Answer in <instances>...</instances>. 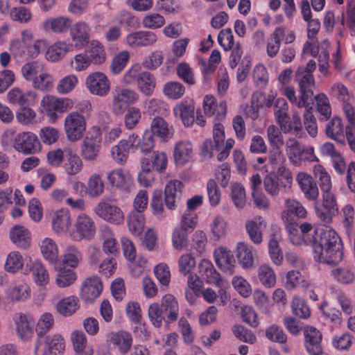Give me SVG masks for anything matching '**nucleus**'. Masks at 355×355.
I'll return each instance as SVG.
<instances>
[{"mask_svg": "<svg viewBox=\"0 0 355 355\" xmlns=\"http://www.w3.org/2000/svg\"><path fill=\"white\" fill-rule=\"evenodd\" d=\"M314 259L327 265L338 264L343 258V243L338 234L329 226L314 230L312 240Z\"/></svg>", "mask_w": 355, "mask_h": 355, "instance_id": "obj_1", "label": "nucleus"}, {"mask_svg": "<svg viewBox=\"0 0 355 355\" xmlns=\"http://www.w3.org/2000/svg\"><path fill=\"white\" fill-rule=\"evenodd\" d=\"M138 100L139 94L135 90L116 87L112 91V111L115 115H121L130 105L136 103Z\"/></svg>", "mask_w": 355, "mask_h": 355, "instance_id": "obj_2", "label": "nucleus"}, {"mask_svg": "<svg viewBox=\"0 0 355 355\" xmlns=\"http://www.w3.org/2000/svg\"><path fill=\"white\" fill-rule=\"evenodd\" d=\"M65 349V340L59 334L39 337L35 347V355H52Z\"/></svg>", "mask_w": 355, "mask_h": 355, "instance_id": "obj_3", "label": "nucleus"}, {"mask_svg": "<svg viewBox=\"0 0 355 355\" xmlns=\"http://www.w3.org/2000/svg\"><path fill=\"white\" fill-rule=\"evenodd\" d=\"M86 130L85 117L78 112H72L64 119V130L67 137L71 141L80 139Z\"/></svg>", "mask_w": 355, "mask_h": 355, "instance_id": "obj_4", "label": "nucleus"}, {"mask_svg": "<svg viewBox=\"0 0 355 355\" xmlns=\"http://www.w3.org/2000/svg\"><path fill=\"white\" fill-rule=\"evenodd\" d=\"M94 213L104 220L113 223L120 224L124 220L121 209L109 202L107 199H102L94 207Z\"/></svg>", "mask_w": 355, "mask_h": 355, "instance_id": "obj_5", "label": "nucleus"}, {"mask_svg": "<svg viewBox=\"0 0 355 355\" xmlns=\"http://www.w3.org/2000/svg\"><path fill=\"white\" fill-rule=\"evenodd\" d=\"M304 345L310 355H321L323 353L322 345V334L313 326H306L303 329Z\"/></svg>", "mask_w": 355, "mask_h": 355, "instance_id": "obj_6", "label": "nucleus"}, {"mask_svg": "<svg viewBox=\"0 0 355 355\" xmlns=\"http://www.w3.org/2000/svg\"><path fill=\"white\" fill-rule=\"evenodd\" d=\"M225 141V130L223 125L220 123L214 124L213 128V141L207 139L201 147V153L205 158L212 157L214 150H219Z\"/></svg>", "mask_w": 355, "mask_h": 355, "instance_id": "obj_7", "label": "nucleus"}, {"mask_svg": "<svg viewBox=\"0 0 355 355\" xmlns=\"http://www.w3.org/2000/svg\"><path fill=\"white\" fill-rule=\"evenodd\" d=\"M14 148L24 154H34L40 150V142L36 135L31 132L18 133Z\"/></svg>", "mask_w": 355, "mask_h": 355, "instance_id": "obj_8", "label": "nucleus"}, {"mask_svg": "<svg viewBox=\"0 0 355 355\" xmlns=\"http://www.w3.org/2000/svg\"><path fill=\"white\" fill-rule=\"evenodd\" d=\"M86 85L92 94L100 96H105L110 89V83L106 75L98 71L87 77Z\"/></svg>", "mask_w": 355, "mask_h": 355, "instance_id": "obj_9", "label": "nucleus"}, {"mask_svg": "<svg viewBox=\"0 0 355 355\" xmlns=\"http://www.w3.org/2000/svg\"><path fill=\"white\" fill-rule=\"evenodd\" d=\"M90 27L83 21L74 24L70 28V35L73 42V46L76 50L86 47L89 43Z\"/></svg>", "mask_w": 355, "mask_h": 355, "instance_id": "obj_10", "label": "nucleus"}, {"mask_svg": "<svg viewBox=\"0 0 355 355\" xmlns=\"http://www.w3.org/2000/svg\"><path fill=\"white\" fill-rule=\"evenodd\" d=\"M125 40L132 48L146 47L153 46L157 41V36L153 31H138L128 34Z\"/></svg>", "mask_w": 355, "mask_h": 355, "instance_id": "obj_11", "label": "nucleus"}, {"mask_svg": "<svg viewBox=\"0 0 355 355\" xmlns=\"http://www.w3.org/2000/svg\"><path fill=\"white\" fill-rule=\"evenodd\" d=\"M43 111L52 120L58 119V112H64L67 110L68 101L46 95L41 101Z\"/></svg>", "mask_w": 355, "mask_h": 355, "instance_id": "obj_12", "label": "nucleus"}, {"mask_svg": "<svg viewBox=\"0 0 355 355\" xmlns=\"http://www.w3.org/2000/svg\"><path fill=\"white\" fill-rule=\"evenodd\" d=\"M102 289L103 285L99 277H88L81 287L80 297L85 302H92L100 295Z\"/></svg>", "mask_w": 355, "mask_h": 355, "instance_id": "obj_13", "label": "nucleus"}, {"mask_svg": "<svg viewBox=\"0 0 355 355\" xmlns=\"http://www.w3.org/2000/svg\"><path fill=\"white\" fill-rule=\"evenodd\" d=\"M72 21L65 16L48 17L41 24L42 30L46 33L62 34L67 33L71 28Z\"/></svg>", "mask_w": 355, "mask_h": 355, "instance_id": "obj_14", "label": "nucleus"}, {"mask_svg": "<svg viewBox=\"0 0 355 355\" xmlns=\"http://www.w3.org/2000/svg\"><path fill=\"white\" fill-rule=\"evenodd\" d=\"M267 223L261 216L254 217L245 222V227L250 241L255 245H259L263 241V231Z\"/></svg>", "mask_w": 355, "mask_h": 355, "instance_id": "obj_15", "label": "nucleus"}, {"mask_svg": "<svg viewBox=\"0 0 355 355\" xmlns=\"http://www.w3.org/2000/svg\"><path fill=\"white\" fill-rule=\"evenodd\" d=\"M214 256L217 266L222 271L229 275L233 274L236 261L230 250L220 247L215 250Z\"/></svg>", "mask_w": 355, "mask_h": 355, "instance_id": "obj_16", "label": "nucleus"}, {"mask_svg": "<svg viewBox=\"0 0 355 355\" xmlns=\"http://www.w3.org/2000/svg\"><path fill=\"white\" fill-rule=\"evenodd\" d=\"M295 80L299 85L301 101H303L304 98L311 99L313 95V87L315 85L313 74H309L303 70H297L295 72Z\"/></svg>", "mask_w": 355, "mask_h": 355, "instance_id": "obj_17", "label": "nucleus"}, {"mask_svg": "<svg viewBox=\"0 0 355 355\" xmlns=\"http://www.w3.org/2000/svg\"><path fill=\"white\" fill-rule=\"evenodd\" d=\"M256 250L250 244L239 242L236 246V257L242 268L250 269L253 268Z\"/></svg>", "mask_w": 355, "mask_h": 355, "instance_id": "obj_18", "label": "nucleus"}, {"mask_svg": "<svg viewBox=\"0 0 355 355\" xmlns=\"http://www.w3.org/2000/svg\"><path fill=\"white\" fill-rule=\"evenodd\" d=\"M31 289L24 282L11 284L6 290V299L12 303L26 300L28 298Z\"/></svg>", "mask_w": 355, "mask_h": 355, "instance_id": "obj_19", "label": "nucleus"}, {"mask_svg": "<svg viewBox=\"0 0 355 355\" xmlns=\"http://www.w3.org/2000/svg\"><path fill=\"white\" fill-rule=\"evenodd\" d=\"M110 342L118 349L121 354L126 355L132 347V336L125 331L112 332L110 335Z\"/></svg>", "mask_w": 355, "mask_h": 355, "instance_id": "obj_20", "label": "nucleus"}, {"mask_svg": "<svg viewBox=\"0 0 355 355\" xmlns=\"http://www.w3.org/2000/svg\"><path fill=\"white\" fill-rule=\"evenodd\" d=\"M198 269L199 274L207 283L215 284L218 287L223 286V280L210 261L202 259L199 263Z\"/></svg>", "mask_w": 355, "mask_h": 355, "instance_id": "obj_21", "label": "nucleus"}, {"mask_svg": "<svg viewBox=\"0 0 355 355\" xmlns=\"http://www.w3.org/2000/svg\"><path fill=\"white\" fill-rule=\"evenodd\" d=\"M76 232L82 239H90L96 232V225L92 218L85 214L79 215L76 221Z\"/></svg>", "mask_w": 355, "mask_h": 355, "instance_id": "obj_22", "label": "nucleus"}, {"mask_svg": "<svg viewBox=\"0 0 355 355\" xmlns=\"http://www.w3.org/2000/svg\"><path fill=\"white\" fill-rule=\"evenodd\" d=\"M35 98L36 94L35 92L31 91L23 92L17 87L12 89L7 94V98L9 103L19 105L20 107L31 106L34 104Z\"/></svg>", "mask_w": 355, "mask_h": 355, "instance_id": "obj_23", "label": "nucleus"}, {"mask_svg": "<svg viewBox=\"0 0 355 355\" xmlns=\"http://www.w3.org/2000/svg\"><path fill=\"white\" fill-rule=\"evenodd\" d=\"M10 238L18 248L28 249L31 246V236L27 228L21 225H15L10 230Z\"/></svg>", "mask_w": 355, "mask_h": 355, "instance_id": "obj_24", "label": "nucleus"}, {"mask_svg": "<svg viewBox=\"0 0 355 355\" xmlns=\"http://www.w3.org/2000/svg\"><path fill=\"white\" fill-rule=\"evenodd\" d=\"M160 304L164 315H166V323L173 322L178 319L179 304L173 295L171 294L164 295Z\"/></svg>", "mask_w": 355, "mask_h": 355, "instance_id": "obj_25", "label": "nucleus"}, {"mask_svg": "<svg viewBox=\"0 0 355 355\" xmlns=\"http://www.w3.org/2000/svg\"><path fill=\"white\" fill-rule=\"evenodd\" d=\"M183 184L179 180L170 181L165 187L164 202L168 209L173 210L176 207V200L180 198Z\"/></svg>", "mask_w": 355, "mask_h": 355, "instance_id": "obj_26", "label": "nucleus"}, {"mask_svg": "<svg viewBox=\"0 0 355 355\" xmlns=\"http://www.w3.org/2000/svg\"><path fill=\"white\" fill-rule=\"evenodd\" d=\"M296 180L306 198L312 200L317 199L319 191L316 183L311 176L305 173H300L297 175Z\"/></svg>", "mask_w": 355, "mask_h": 355, "instance_id": "obj_27", "label": "nucleus"}, {"mask_svg": "<svg viewBox=\"0 0 355 355\" xmlns=\"http://www.w3.org/2000/svg\"><path fill=\"white\" fill-rule=\"evenodd\" d=\"M345 126L342 119L338 116H334L326 125L325 133L327 136L339 143L345 141Z\"/></svg>", "mask_w": 355, "mask_h": 355, "instance_id": "obj_28", "label": "nucleus"}, {"mask_svg": "<svg viewBox=\"0 0 355 355\" xmlns=\"http://www.w3.org/2000/svg\"><path fill=\"white\" fill-rule=\"evenodd\" d=\"M193 145L189 141L178 142L174 147L173 156L178 165H184L192 157Z\"/></svg>", "mask_w": 355, "mask_h": 355, "instance_id": "obj_29", "label": "nucleus"}, {"mask_svg": "<svg viewBox=\"0 0 355 355\" xmlns=\"http://www.w3.org/2000/svg\"><path fill=\"white\" fill-rule=\"evenodd\" d=\"M79 308V300L74 295L62 298L55 305L56 311L63 317L73 315Z\"/></svg>", "mask_w": 355, "mask_h": 355, "instance_id": "obj_30", "label": "nucleus"}, {"mask_svg": "<svg viewBox=\"0 0 355 355\" xmlns=\"http://www.w3.org/2000/svg\"><path fill=\"white\" fill-rule=\"evenodd\" d=\"M85 52L92 64L100 65L104 63L106 60L105 49L98 40L91 41Z\"/></svg>", "mask_w": 355, "mask_h": 355, "instance_id": "obj_31", "label": "nucleus"}, {"mask_svg": "<svg viewBox=\"0 0 355 355\" xmlns=\"http://www.w3.org/2000/svg\"><path fill=\"white\" fill-rule=\"evenodd\" d=\"M100 139L86 137L83 141L81 155L85 160L94 161L96 159L100 148Z\"/></svg>", "mask_w": 355, "mask_h": 355, "instance_id": "obj_32", "label": "nucleus"}, {"mask_svg": "<svg viewBox=\"0 0 355 355\" xmlns=\"http://www.w3.org/2000/svg\"><path fill=\"white\" fill-rule=\"evenodd\" d=\"M71 341L76 355H92V351L87 346V337L83 331H73L71 334Z\"/></svg>", "mask_w": 355, "mask_h": 355, "instance_id": "obj_33", "label": "nucleus"}, {"mask_svg": "<svg viewBox=\"0 0 355 355\" xmlns=\"http://www.w3.org/2000/svg\"><path fill=\"white\" fill-rule=\"evenodd\" d=\"M156 85L155 76L148 71H143L138 77V89L145 96H151Z\"/></svg>", "mask_w": 355, "mask_h": 355, "instance_id": "obj_34", "label": "nucleus"}, {"mask_svg": "<svg viewBox=\"0 0 355 355\" xmlns=\"http://www.w3.org/2000/svg\"><path fill=\"white\" fill-rule=\"evenodd\" d=\"M285 30L282 27L275 28L270 37L268 40L266 51L270 58L275 57L280 48L281 41L284 40Z\"/></svg>", "mask_w": 355, "mask_h": 355, "instance_id": "obj_35", "label": "nucleus"}, {"mask_svg": "<svg viewBox=\"0 0 355 355\" xmlns=\"http://www.w3.org/2000/svg\"><path fill=\"white\" fill-rule=\"evenodd\" d=\"M128 226L130 232L135 236H139L145 226V217L143 213L132 210L128 216Z\"/></svg>", "mask_w": 355, "mask_h": 355, "instance_id": "obj_36", "label": "nucleus"}, {"mask_svg": "<svg viewBox=\"0 0 355 355\" xmlns=\"http://www.w3.org/2000/svg\"><path fill=\"white\" fill-rule=\"evenodd\" d=\"M109 183L112 187L126 189L130 183V177L128 173H125L122 169L113 170L107 176Z\"/></svg>", "mask_w": 355, "mask_h": 355, "instance_id": "obj_37", "label": "nucleus"}, {"mask_svg": "<svg viewBox=\"0 0 355 355\" xmlns=\"http://www.w3.org/2000/svg\"><path fill=\"white\" fill-rule=\"evenodd\" d=\"M194 106L191 104L180 103L176 105L173 112L176 116H178L182 120L184 126H191L194 121Z\"/></svg>", "mask_w": 355, "mask_h": 355, "instance_id": "obj_38", "label": "nucleus"}, {"mask_svg": "<svg viewBox=\"0 0 355 355\" xmlns=\"http://www.w3.org/2000/svg\"><path fill=\"white\" fill-rule=\"evenodd\" d=\"M148 164L149 168L155 170L157 172H163L167 166V157L164 153L153 152L151 158L144 157L141 159V164Z\"/></svg>", "mask_w": 355, "mask_h": 355, "instance_id": "obj_39", "label": "nucleus"}, {"mask_svg": "<svg viewBox=\"0 0 355 355\" xmlns=\"http://www.w3.org/2000/svg\"><path fill=\"white\" fill-rule=\"evenodd\" d=\"M40 250L43 257L50 263H55L58 257V247L51 238H44L40 243Z\"/></svg>", "mask_w": 355, "mask_h": 355, "instance_id": "obj_40", "label": "nucleus"}, {"mask_svg": "<svg viewBox=\"0 0 355 355\" xmlns=\"http://www.w3.org/2000/svg\"><path fill=\"white\" fill-rule=\"evenodd\" d=\"M83 165V162L80 157L71 150H68L64 166L67 175L72 176L78 174L81 171Z\"/></svg>", "mask_w": 355, "mask_h": 355, "instance_id": "obj_41", "label": "nucleus"}, {"mask_svg": "<svg viewBox=\"0 0 355 355\" xmlns=\"http://www.w3.org/2000/svg\"><path fill=\"white\" fill-rule=\"evenodd\" d=\"M71 223L69 214L67 211L59 210L55 213L53 218V228L57 233H64L69 230Z\"/></svg>", "mask_w": 355, "mask_h": 355, "instance_id": "obj_42", "label": "nucleus"}, {"mask_svg": "<svg viewBox=\"0 0 355 355\" xmlns=\"http://www.w3.org/2000/svg\"><path fill=\"white\" fill-rule=\"evenodd\" d=\"M257 274L259 280L264 287L271 288L275 285L276 275L274 270L269 265H261L257 270Z\"/></svg>", "mask_w": 355, "mask_h": 355, "instance_id": "obj_43", "label": "nucleus"}, {"mask_svg": "<svg viewBox=\"0 0 355 355\" xmlns=\"http://www.w3.org/2000/svg\"><path fill=\"white\" fill-rule=\"evenodd\" d=\"M148 131H151L153 136L156 135L162 140H167L171 137L168 125L162 117L157 116L153 119Z\"/></svg>", "mask_w": 355, "mask_h": 355, "instance_id": "obj_44", "label": "nucleus"}, {"mask_svg": "<svg viewBox=\"0 0 355 355\" xmlns=\"http://www.w3.org/2000/svg\"><path fill=\"white\" fill-rule=\"evenodd\" d=\"M31 317L26 314H20L17 320V331L22 340H28L33 335Z\"/></svg>", "mask_w": 355, "mask_h": 355, "instance_id": "obj_45", "label": "nucleus"}, {"mask_svg": "<svg viewBox=\"0 0 355 355\" xmlns=\"http://www.w3.org/2000/svg\"><path fill=\"white\" fill-rule=\"evenodd\" d=\"M104 183L98 174H93L87 181L86 193L90 198L101 196L104 191Z\"/></svg>", "mask_w": 355, "mask_h": 355, "instance_id": "obj_46", "label": "nucleus"}, {"mask_svg": "<svg viewBox=\"0 0 355 355\" xmlns=\"http://www.w3.org/2000/svg\"><path fill=\"white\" fill-rule=\"evenodd\" d=\"M302 146L295 138H289L285 144V151L288 159L294 165H297L299 156L302 153Z\"/></svg>", "mask_w": 355, "mask_h": 355, "instance_id": "obj_47", "label": "nucleus"}, {"mask_svg": "<svg viewBox=\"0 0 355 355\" xmlns=\"http://www.w3.org/2000/svg\"><path fill=\"white\" fill-rule=\"evenodd\" d=\"M68 50V45L65 42H55L48 48L46 58L51 62H58L64 57Z\"/></svg>", "mask_w": 355, "mask_h": 355, "instance_id": "obj_48", "label": "nucleus"}, {"mask_svg": "<svg viewBox=\"0 0 355 355\" xmlns=\"http://www.w3.org/2000/svg\"><path fill=\"white\" fill-rule=\"evenodd\" d=\"M130 145L125 139L121 140L119 144L114 146L111 151L112 159L120 164H123L127 162Z\"/></svg>", "mask_w": 355, "mask_h": 355, "instance_id": "obj_49", "label": "nucleus"}, {"mask_svg": "<svg viewBox=\"0 0 355 355\" xmlns=\"http://www.w3.org/2000/svg\"><path fill=\"white\" fill-rule=\"evenodd\" d=\"M266 134L270 146L273 149H281L284 141L280 129L275 125H270L266 129Z\"/></svg>", "mask_w": 355, "mask_h": 355, "instance_id": "obj_50", "label": "nucleus"}, {"mask_svg": "<svg viewBox=\"0 0 355 355\" xmlns=\"http://www.w3.org/2000/svg\"><path fill=\"white\" fill-rule=\"evenodd\" d=\"M30 270L35 282L40 286H45L49 282V275L44 266L40 261H35L31 265Z\"/></svg>", "mask_w": 355, "mask_h": 355, "instance_id": "obj_51", "label": "nucleus"}, {"mask_svg": "<svg viewBox=\"0 0 355 355\" xmlns=\"http://www.w3.org/2000/svg\"><path fill=\"white\" fill-rule=\"evenodd\" d=\"M185 92L184 86L180 82L170 81L164 85L163 93L171 99H179Z\"/></svg>", "mask_w": 355, "mask_h": 355, "instance_id": "obj_52", "label": "nucleus"}, {"mask_svg": "<svg viewBox=\"0 0 355 355\" xmlns=\"http://www.w3.org/2000/svg\"><path fill=\"white\" fill-rule=\"evenodd\" d=\"M148 315L150 321L156 328H159L162 325L163 321L166 322L162 307L158 303L154 302L149 306Z\"/></svg>", "mask_w": 355, "mask_h": 355, "instance_id": "obj_53", "label": "nucleus"}, {"mask_svg": "<svg viewBox=\"0 0 355 355\" xmlns=\"http://www.w3.org/2000/svg\"><path fill=\"white\" fill-rule=\"evenodd\" d=\"M313 174L315 178L318 180L322 192L331 191V182L330 175L322 165L318 164L313 167Z\"/></svg>", "mask_w": 355, "mask_h": 355, "instance_id": "obj_54", "label": "nucleus"}, {"mask_svg": "<svg viewBox=\"0 0 355 355\" xmlns=\"http://www.w3.org/2000/svg\"><path fill=\"white\" fill-rule=\"evenodd\" d=\"M286 212H284L282 216L284 217V214L293 215L299 218H304L306 217L307 211L301 202L294 199H288L286 200Z\"/></svg>", "mask_w": 355, "mask_h": 355, "instance_id": "obj_55", "label": "nucleus"}, {"mask_svg": "<svg viewBox=\"0 0 355 355\" xmlns=\"http://www.w3.org/2000/svg\"><path fill=\"white\" fill-rule=\"evenodd\" d=\"M36 116V112L30 106L21 107L16 112V119L18 123L24 125L33 124Z\"/></svg>", "mask_w": 355, "mask_h": 355, "instance_id": "obj_56", "label": "nucleus"}, {"mask_svg": "<svg viewBox=\"0 0 355 355\" xmlns=\"http://www.w3.org/2000/svg\"><path fill=\"white\" fill-rule=\"evenodd\" d=\"M268 252L272 262L277 266H280L284 259V255L277 240L273 234L268 242Z\"/></svg>", "mask_w": 355, "mask_h": 355, "instance_id": "obj_57", "label": "nucleus"}, {"mask_svg": "<svg viewBox=\"0 0 355 355\" xmlns=\"http://www.w3.org/2000/svg\"><path fill=\"white\" fill-rule=\"evenodd\" d=\"M54 325L53 315L50 313L42 314L38 320L36 332L39 337L44 336Z\"/></svg>", "mask_w": 355, "mask_h": 355, "instance_id": "obj_58", "label": "nucleus"}, {"mask_svg": "<svg viewBox=\"0 0 355 355\" xmlns=\"http://www.w3.org/2000/svg\"><path fill=\"white\" fill-rule=\"evenodd\" d=\"M231 197L234 205L237 209H242L246 203L245 191L243 186L239 183L232 185Z\"/></svg>", "mask_w": 355, "mask_h": 355, "instance_id": "obj_59", "label": "nucleus"}, {"mask_svg": "<svg viewBox=\"0 0 355 355\" xmlns=\"http://www.w3.org/2000/svg\"><path fill=\"white\" fill-rule=\"evenodd\" d=\"M331 274L334 277L340 284H350L355 279V275L347 267H339L332 270Z\"/></svg>", "mask_w": 355, "mask_h": 355, "instance_id": "obj_60", "label": "nucleus"}, {"mask_svg": "<svg viewBox=\"0 0 355 355\" xmlns=\"http://www.w3.org/2000/svg\"><path fill=\"white\" fill-rule=\"evenodd\" d=\"M24 265L21 254L18 252H11L6 259L5 268L6 271L15 273L22 268Z\"/></svg>", "mask_w": 355, "mask_h": 355, "instance_id": "obj_61", "label": "nucleus"}, {"mask_svg": "<svg viewBox=\"0 0 355 355\" xmlns=\"http://www.w3.org/2000/svg\"><path fill=\"white\" fill-rule=\"evenodd\" d=\"M293 313L302 319H306L310 317L311 310L306 303L300 297H294L292 301Z\"/></svg>", "mask_w": 355, "mask_h": 355, "instance_id": "obj_62", "label": "nucleus"}, {"mask_svg": "<svg viewBox=\"0 0 355 355\" xmlns=\"http://www.w3.org/2000/svg\"><path fill=\"white\" fill-rule=\"evenodd\" d=\"M124 116V124L127 129L132 130L139 123L141 112L139 108L137 107H130Z\"/></svg>", "mask_w": 355, "mask_h": 355, "instance_id": "obj_63", "label": "nucleus"}, {"mask_svg": "<svg viewBox=\"0 0 355 355\" xmlns=\"http://www.w3.org/2000/svg\"><path fill=\"white\" fill-rule=\"evenodd\" d=\"M266 337L272 342L280 344L286 343L287 340L283 329L276 324H272L266 329Z\"/></svg>", "mask_w": 355, "mask_h": 355, "instance_id": "obj_64", "label": "nucleus"}]
</instances>
